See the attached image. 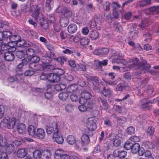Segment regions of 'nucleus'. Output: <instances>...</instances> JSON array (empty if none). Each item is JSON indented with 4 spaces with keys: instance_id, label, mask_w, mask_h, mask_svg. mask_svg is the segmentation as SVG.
I'll return each instance as SVG.
<instances>
[{
    "instance_id": "nucleus-24",
    "label": "nucleus",
    "mask_w": 159,
    "mask_h": 159,
    "mask_svg": "<svg viewBox=\"0 0 159 159\" xmlns=\"http://www.w3.org/2000/svg\"><path fill=\"white\" fill-rule=\"evenodd\" d=\"M140 148V145L139 143H135L133 144L131 151L134 154L137 153L139 150Z\"/></svg>"
},
{
    "instance_id": "nucleus-57",
    "label": "nucleus",
    "mask_w": 159,
    "mask_h": 159,
    "mask_svg": "<svg viewBox=\"0 0 159 159\" xmlns=\"http://www.w3.org/2000/svg\"><path fill=\"white\" fill-rule=\"evenodd\" d=\"M79 110L82 112H84L87 111V107L84 104H81L79 106Z\"/></svg>"
},
{
    "instance_id": "nucleus-54",
    "label": "nucleus",
    "mask_w": 159,
    "mask_h": 159,
    "mask_svg": "<svg viewBox=\"0 0 159 159\" xmlns=\"http://www.w3.org/2000/svg\"><path fill=\"white\" fill-rule=\"evenodd\" d=\"M132 14L130 12H128L125 13L124 15V18L127 20H128L130 19L131 16H132Z\"/></svg>"
},
{
    "instance_id": "nucleus-53",
    "label": "nucleus",
    "mask_w": 159,
    "mask_h": 159,
    "mask_svg": "<svg viewBox=\"0 0 159 159\" xmlns=\"http://www.w3.org/2000/svg\"><path fill=\"white\" fill-rule=\"evenodd\" d=\"M7 143L6 140L0 134V146H4L7 145Z\"/></svg>"
},
{
    "instance_id": "nucleus-7",
    "label": "nucleus",
    "mask_w": 159,
    "mask_h": 159,
    "mask_svg": "<svg viewBox=\"0 0 159 159\" xmlns=\"http://www.w3.org/2000/svg\"><path fill=\"white\" fill-rule=\"evenodd\" d=\"M87 130L93 131L96 129L97 125L95 122V120L92 118H89L88 119V122L87 124Z\"/></svg>"
},
{
    "instance_id": "nucleus-14",
    "label": "nucleus",
    "mask_w": 159,
    "mask_h": 159,
    "mask_svg": "<svg viewBox=\"0 0 159 159\" xmlns=\"http://www.w3.org/2000/svg\"><path fill=\"white\" fill-rule=\"evenodd\" d=\"M12 52L8 51L4 53V57L6 60L8 61H11L14 59L15 57Z\"/></svg>"
},
{
    "instance_id": "nucleus-23",
    "label": "nucleus",
    "mask_w": 159,
    "mask_h": 159,
    "mask_svg": "<svg viewBox=\"0 0 159 159\" xmlns=\"http://www.w3.org/2000/svg\"><path fill=\"white\" fill-rule=\"evenodd\" d=\"M26 154V151L25 149L21 148L18 150L17 152V155L18 157L22 158Z\"/></svg>"
},
{
    "instance_id": "nucleus-36",
    "label": "nucleus",
    "mask_w": 159,
    "mask_h": 159,
    "mask_svg": "<svg viewBox=\"0 0 159 159\" xmlns=\"http://www.w3.org/2000/svg\"><path fill=\"white\" fill-rule=\"evenodd\" d=\"M21 39V37L18 35H12L9 38V40L10 41H11L15 44L19 40Z\"/></svg>"
},
{
    "instance_id": "nucleus-6",
    "label": "nucleus",
    "mask_w": 159,
    "mask_h": 159,
    "mask_svg": "<svg viewBox=\"0 0 159 159\" xmlns=\"http://www.w3.org/2000/svg\"><path fill=\"white\" fill-rule=\"evenodd\" d=\"M63 151L61 150H56L54 154V158L55 159H70V157L67 154H63Z\"/></svg>"
},
{
    "instance_id": "nucleus-64",
    "label": "nucleus",
    "mask_w": 159,
    "mask_h": 159,
    "mask_svg": "<svg viewBox=\"0 0 159 159\" xmlns=\"http://www.w3.org/2000/svg\"><path fill=\"white\" fill-rule=\"evenodd\" d=\"M44 95L46 98L47 99H50L53 96V93L52 92H47L44 93Z\"/></svg>"
},
{
    "instance_id": "nucleus-37",
    "label": "nucleus",
    "mask_w": 159,
    "mask_h": 159,
    "mask_svg": "<svg viewBox=\"0 0 159 159\" xmlns=\"http://www.w3.org/2000/svg\"><path fill=\"white\" fill-rule=\"evenodd\" d=\"M112 63H116L118 64L122 63L123 64L126 63V61L120 58H114L112 61Z\"/></svg>"
},
{
    "instance_id": "nucleus-46",
    "label": "nucleus",
    "mask_w": 159,
    "mask_h": 159,
    "mask_svg": "<svg viewBox=\"0 0 159 159\" xmlns=\"http://www.w3.org/2000/svg\"><path fill=\"white\" fill-rule=\"evenodd\" d=\"M133 143L129 141H127L124 145V148L126 150H129L131 149Z\"/></svg>"
},
{
    "instance_id": "nucleus-47",
    "label": "nucleus",
    "mask_w": 159,
    "mask_h": 159,
    "mask_svg": "<svg viewBox=\"0 0 159 159\" xmlns=\"http://www.w3.org/2000/svg\"><path fill=\"white\" fill-rule=\"evenodd\" d=\"M16 55L18 58H22L24 57L25 53L22 51H18L16 52Z\"/></svg>"
},
{
    "instance_id": "nucleus-39",
    "label": "nucleus",
    "mask_w": 159,
    "mask_h": 159,
    "mask_svg": "<svg viewBox=\"0 0 159 159\" xmlns=\"http://www.w3.org/2000/svg\"><path fill=\"white\" fill-rule=\"evenodd\" d=\"M26 54L28 57H31L34 55V50L31 48H29L26 50Z\"/></svg>"
},
{
    "instance_id": "nucleus-55",
    "label": "nucleus",
    "mask_w": 159,
    "mask_h": 159,
    "mask_svg": "<svg viewBox=\"0 0 159 159\" xmlns=\"http://www.w3.org/2000/svg\"><path fill=\"white\" fill-rule=\"evenodd\" d=\"M155 131V129L152 126H150L148 127L147 130L148 134L149 135L153 134Z\"/></svg>"
},
{
    "instance_id": "nucleus-30",
    "label": "nucleus",
    "mask_w": 159,
    "mask_h": 159,
    "mask_svg": "<svg viewBox=\"0 0 159 159\" xmlns=\"http://www.w3.org/2000/svg\"><path fill=\"white\" fill-rule=\"evenodd\" d=\"M43 159H48L51 156V152L47 149L44 150L42 152Z\"/></svg>"
},
{
    "instance_id": "nucleus-42",
    "label": "nucleus",
    "mask_w": 159,
    "mask_h": 159,
    "mask_svg": "<svg viewBox=\"0 0 159 159\" xmlns=\"http://www.w3.org/2000/svg\"><path fill=\"white\" fill-rule=\"evenodd\" d=\"M69 95L66 92L60 93L59 95V98L62 100H65L68 97Z\"/></svg>"
},
{
    "instance_id": "nucleus-35",
    "label": "nucleus",
    "mask_w": 159,
    "mask_h": 159,
    "mask_svg": "<svg viewBox=\"0 0 159 159\" xmlns=\"http://www.w3.org/2000/svg\"><path fill=\"white\" fill-rule=\"evenodd\" d=\"M34 157L36 159H39L42 155V152L39 150H35L33 153Z\"/></svg>"
},
{
    "instance_id": "nucleus-11",
    "label": "nucleus",
    "mask_w": 159,
    "mask_h": 159,
    "mask_svg": "<svg viewBox=\"0 0 159 159\" xmlns=\"http://www.w3.org/2000/svg\"><path fill=\"white\" fill-rule=\"evenodd\" d=\"M45 133L44 129L39 128L36 129L34 137L39 139H43L45 136Z\"/></svg>"
},
{
    "instance_id": "nucleus-63",
    "label": "nucleus",
    "mask_w": 159,
    "mask_h": 159,
    "mask_svg": "<svg viewBox=\"0 0 159 159\" xmlns=\"http://www.w3.org/2000/svg\"><path fill=\"white\" fill-rule=\"evenodd\" d=\"M67 93H71L75 91L74 86L73 85H69L68 86L66 89Z\"/></svg>"
},
{
    "instance_id": "nucleus-5",
    "label": "nucleus",
    "mask_w": 159,
    "mask_h": 159,
    "mask_svg": "<svg viewBox=\"0 0 159 159\" xmlns=\"http://www.w3.org/2000/svg\"><path fill=\"white\" fill-rule=\"evenodd\" d=\"M89 79L88 82L91 84L93 89L95 91L98 90L100 82L99 78L97 76H92Z\"/></svg>"
},
{
    "instance_id": "nucleus-20",
    "label": "nucleus",
    "mask_w": 159,
    "mask_h": 159,
    "mask_svg": "<svg viewBox=\"0 0 159 159\" xmlns=\"http://www.w3.org/2000/svg\"><path fill=\"white\" fill-rule=\"evenodd\" d=\"M77 28L75 24H70L68 27V31L70 33H75L77 30Z\"/></svg>"
},
{
    "instance_id": "nucleus-45",
    "label": "nucleus",
    "mask_w": 159,
    "mask_h": 159,
    "mask_svg": "<svg viewBox=\"0 0 159 159\" xmlns=\"http://www.w3.org/2000/svg\"><path fill=\"white\" fill-rule=\"evenodd\" d=\"M151 3L150 0H144L142 1L139 2V6L141 7H144L149 5Z\"/></svg>"
},
{
    "instance_id": "nucleus-62",
    "label": "nucleus",
    "mask_w": 159,
    "mask_h": 159,
    "mask_svg": "<svg viewBox=\"0 0 159 159\" xmlns=\"http://www.w3.org/2000/svg\"><path fill=\"white\" fill-rule=\"evenodd\" d=\"M131 141L134 142H139L140 139L139 137L137 136H132L130 138Z\"/></svg>"
},
{
    "instance_id": "nucleus-60",
    "label": "nucleus",
    "mask_w": 159,
    "mask_h": 159,
    "mask_svg": "<svg viewBox=\"0 0 159 159\" xmlns=\"http://www.w3.org/2000/svg\"><path fill=\"white\" fill-rule=\"evenodd\" d=\"M47 48L50 51V52H53L54 50V48L49 43H46L45 45Z\"/></svg>"
},
{
    "instance_id": "nucleus-12",
    "label": "nucleus",
    "mask_w": 159,
    "mask_h": 159,
    "mask_svg": "<svg viewBox=\"0 0 159 159\" xmlns=\"http://www.w3.org/2000/svg\"><path fill=\"white\" fill-rule=\"evenodd\" d=\"M60 79V76L57 74L52 73L48 74V80L52 82H57Z\"/></svg>"
},
{
    "instance_id": "nucleus-1",
    "label": "nucleus",
    "mask_w": 159,
    "mask_h": 159,
    "mask_svg": "<svg viewBox=\"0 0 159 159\" xmlns=\"http://www.w3.org/2000/svg\"><path fill=\"white\" fill-rule=\"evenodd\" d=\"M42 6L41 5H33L31 7L30 10L32 12V16L35 20L42 24L44 20V17L43 14L39 11L41 10Z\"/></svg>"
},
{
    "instance_id": "nucleus-10",
    "label": "nucleus",
    "mask_w": 159,
    "mask_h": 159,
    "mask_svg": "<svg viewBox=\"0 0 159 159\" xmlns=\"http://www.w3.org/2000/svg\"><path fill=\"white\" fill-rule=\"evenodd\" d=\"M52 139L54 141L60 144H62L64 140L62 136L59 134V131L52 134Z\"/></svg>"
},
{
    "instance_id": "nucleus-49",
    "label": "nucleus",
    "mask_w": 159,
    "mask_h": 159,
    "mask_svg": "<svg viewBox=\"0 0 159 159\" xmlns=\"http://www.w3.org/2000/svg\"><path fill=\"white\" fill-rule=\"evenodd\" d=\"M114 27L115 31L117 32H120L122 29L120 25L118 23H115L114 24Z\"/></svg>"
},
{
    "instance_id": "nucleus-22",
    "label": "nucleus",
    "mask_w": 159,
    "mask_h": 159,
    "mask_svg": "<svg viewBox=\"0 0 159 159\" xmlns=\"http://www.w3.org/2000/svg\"><path fill=\"white\" fill-rule=\"evenodd\" d=\"M81 142L84 146L88 144L90 142L89 137L87 134H84L81 137Z\"/></svg>"
},
{
    "instance_id": "nucleus-38",
    "label": "nucleus",
    "mask_w": 159,
    "mask_h": 159,
    "mask_svg": "<svg viewBox=\"0 0 159 159\" xmlns=\"http://www.w3.org/2000/svg\"><path fill=\"white\" fill-rule=\"evenodd\" d=\"M60 25L63 27L66 26L68 24L67 20L66 18H61L60 20Z\"/></svg>"
},
{
    "instance_id": "nucleus-13",
    "label": "nucleus",
    "mask_w": 159,
    "mask_h": 159,
    "mask_svg": "<svg viewBox=\"0 0 159 159\" xmlns=\"http://www.w3.org/2000/svg\"><path fill=\"white\" fill-rule=\"evenodd\" d=\"M98 100L99 102H101L102 103V108L103 109L105 110H107L108 109L110 106L106 99L103 98L99 97L98 98Z\"/></svg>"
},
{
    "instance_id": "nucleus-21",
    "label": "nucleus",
    "mask_w": 159,
    "mask_h": 159,
    "mask_svg": "<svg viewBox=\"0 0 159 159\" xmlns=\"http://www.w3.org/2000/svg\"><path fill=\"white\" fill-rule=\"evenodd\" d=\"M108 60L105 59L101 61H98V63L97 64L96 67L98 70H101L102 68V66H106L107 64Z\"/></svg>"
},
{
    "instance_id": "nucleus-25",
    "label": "nucleus",
    "mask_w": 159,
    "mask_h": 159,
    "mask_svg": "<svg viewBox=\"0 0 159 159\" xmlns=\"http://www.w3.org/2000/svg\"><path fill=\"white\" fill-rule=\"evenodd\" d=\"M89 36L92 39H96L99 37V33L96 30H92L90 32Z\"/></svg>"
},
{
    "instance_id": "nucleus-15",
    "label": "nucleus",
    "mask_w": 159,
    "mask_h": 159,
    "mask_svg": "<svg viewBox=\"0 0 159 159\" xmlns=\"http://www.w3.org/2000/svg\"><path fill=\"white\" fill-rule=\"evenodd\" d=\"M127 154V152L123 150L119 151L115 150L113 152V154L115 156H118L120 158H123L125 157Z\"/></svg>"
},
{
    "instance_id": "nucleus-31",
    "label": "nucleus",
    "mask_w": 159,
    "mask_h": 159,
    "mask_svg": "<svg viewBox=\"0 0 159 159\" xmlns=\"http://www.w3.org/2000/svg\"><path fill=\"white\" fill-rule=\"evenodd\" d=\"M62 13L64 16L67 18L70 17L72 15L71 11L69 9L65 8L63 10Z\"/></svg>"
},
{
    "instance_id": "nucleus-32",
    "label": "nucleus",
    "mask_w": 159,
    "mask_h": 159,
    "mask_svg": "<svg viewBox=\"0 0 159 159\" xmlns=\"http://www.w3.org/2000/svg\"><path fill=\"white\" fill-rule=\"evenodd\" d=\"M149 11L154 14H159V6H153L149 9Z\"/></svg>"
},
{
    "instance_id": "nucleus-8",
    "label": "nucleus",
    "mask_w": 159,
    "mask_h": 159,
    "mask_svg": "<svg viewBox=\"0 0 159 159\" xmlns=\"http://www.w3.org/2000/svg\"><path fill=\"white\" fill-rule=\"evenodd\" d=\"M6 120H7V121L4 120V122L6 124V127L10 129L13 128L16 125V118L15 117H12L11 119L8 118Z\"/></svg>"
},
{
    "instance_id": "nucleus-61",
    "label": "nucleus",
    "mask_w": 159,
    "mask_h": 159,
    "mask_svg": "<svg viewBox=\"0 0 159 159\" xmlns=\"http://www.w3.org/2000/svg\"><path fill=\"white\" fill-rule=\"evenodd\" d=\"M78 83L80 86L81 87H84L86 84V82L84 80L80 79L78 80Z\"/></svg>"
},
{
    "instance_id": "nucleus-41",
    "label": "nucleus",
    "mask_w": 159,
    "mask_h": 159,
    "mask_svg": "<svg viewBox=\"0 0 159 159\" xmlns=\"http://www.w3.org/2000/svg\"><path fill=\"white\" fill-rule=\"evenodd\" d=\"M102 93L105 96H107L110 95L111 93V91L108 88L106 89L105 87H104L102 91Z\"/></svg>"
},
{
    "instance_id": "nucleus-44",
    "label": "nucleus",
    "mask_w": 159,
    "mask_h": 159,
    "mask_svg": "<svg viewBox=\"0 0 159 159\" xmlns=\"http://www.w3.org/2000/svg\"><path fill=\"white\" fill-rule=\"evenodd\" d=\"M23 77L22 73H17L15 76V81L17 82H20L22 80Z\"/></svg>"
},
{
    "instance_id": "nucleus-19",
    "label": "nucleus",
    "mask_w": 159,
    "mask_h": 159,
    "mask_svg": "<svg viewBox=\"0 0 159 159\" xmlns=\"http://www.w3.org/2000/svg\"><path fill=\"white\" fill-rule=\"evenodd\" d=\"M53 0H46L45 5L47 11H49L52 9V8L53 6Z\"/></svg>"
},
{
    "instance_id": "nucleus-59",
    "label": "nucleus",
    "mask_w": 159,
    "mask_h": 159,
    "mask_svg": "<svg viewBox=\"0 0 159 159\" xmlns=\"http://www.w3.org/2000/svg\"><path fill=\"white\" fill-rule=\"evenodd\" d=\"M74 108V106L71 104H68L65 107L66 110L68 112L73 111Z\"/></svg>"
},
{
    "instance_id": "nucleus-2",
    "label": "nucleus",
    "mask_w": 159,
    "mask_h": 159,
    "mask_svg": "<svg viewBox=\"0 0 159 159\" xmlns=\"http://www.w3.org/2000/svg\"><path fill=\"white\" fill-rule=\"evenodd\" d=\"M60 128L59 123L56 121L53 122L50 125L46 126V129L47 134H50L53 133L52 134H53L59 131Z\"/></svg>"
},
{
    "instance_id": "nucleus-51",
    "label": "nucleus",
    "mask_w": 159,
    "mask_h": 159,
    "mask_svg": "<svg viewBox=\"0 0 159 159\" xmlns=\"http://www.w3.org/2000/svg\"><path fill=\"white\" fill-rule=\"evenodd\" d=\"M138 32L135 31H132L130 32V37L132 39H135L138 36Z\"/></svg>"
},
{
    "instance_id": "nucleus-48",
    "label": "nucleus",
    "mask_w": 159,
    "mask_h": 159,
    "mask_svg": "<svg viewBox=\"0 0 159 159\" xmlns=\"http://www.w3.org/2000/svg\"><path fill=\"white\" fill-rule=\"evenodd\" d=\"M148 25V21L147 19L143 20L141 25H139V27L140 28H144Z\"/></svg>"
},
{
    "instance_id": "nucleus-17",
    "label": "nucleus",
    "mask_w": 159,
    "mask_h": 159,
    "mask_svg": "<svg viewBox=\"0 0 159 159\" xmlns=\"http://www.w3.org/2000/svg\"><path fill=\"white\" fill-rule=\"evenodd\" d=\"M36 129L34 127V125H30L28 129V134L34 137L36 133Z\"/></svg>"
},
{
    "instance_id": "nucleus-33",
    "label": "nucleus",
    "mask_w": 159,
    "mask_h": 159,
    "mask_svg": "<svg viewBox=\"0 0 159 159\" xmlns=\"http://www.w3.org/2000/svg\"><path fill=\"white\" fill-rule=\"evenodd\" d=\"M67 142L70 144L72 145L75 142V139L74 136L72 135L68 136L66 138Z\"/></svg>"
},
{
    "instance_id": "nucleus-58",
    "label": "nucleus",
    "mask_w": 159,
    "mask_h": 159,
    "mask_svg": "<svg viewBox=\"0 0 159 159\" xmlns=\"http://www.w3.org/2000/svg\"><path fill=\"white\" fill-rule=\"evenodd\" d=\"M94 20L95 22V25L96 26L97 25H101V19L99 18L98 16H95Z\"/></svg>"
},
{
    "instance_id": "nucleus-50",
    "label": "nucleus",
    "mask_w": 159,
    "mask_h": 159,
    "mask_svg": "<svg viewBox=\"0 0 159 159\" xmlns=\"http://www.w3.org/2000/svg\"><path fill=\"white\" fill-rule=\"evenodd\" d=\"M80 70L83 71H86L87 69V67L84 63H80L77 64Z\"/></svg>"
},
{
    "instance_id": "nucleus-52",
    "label": "nucleus",
    "mask_w": 159,
    "mask_h": 159,
    "mask_svg": "<svg viewBox=\"0 0 159 159\" xmlns=\"http://www.w3.org/2000/svg\"><path fill=\"white\" fill-rule=\"evenodd\" d=\"M40 58L36 56H33L30 58V61L31 62L37 63L40 60Z\"/></svg>"
},
{
    "instance_id": "nucleus-27",
    "label": "nucleus",
    "mask_w": 159,
    "mask_h": 159,
    "mask_svg": "<svg viewBox=\"0 0 159 159\" xmlns=\"http://www.w3.org/2000/svg\"><path fill=\"white\" fill-rule=\"evenodd\" d=\"M15 147L13 144H9L6 147V151L8 154H11L14 151Z\"/></svg>"
},
{
    "instance_id": "nucleus-4",
    "label": "nucleus",
    "mask_w": 159,
    "mask_h": 159,
    "mask_svg": "<svg viewBox=\"0 0 159 159\" xmlns=\"http://www.w3.org/2000/svg\"><path fill=\"white\" fill-rule=\"evenodd\" d=\"M55 55L53 52H49L46 53L45 55L43 56L42 63L44 64H50L52 59H55Z\"/></svg>"
},
{
    "instance_id": "nucleus-18",
    "label": "nucleus",
    "mask_w": 159,
    "mask_h": 159,
    "mask_svg": "<svg viewBox=\"0 0 159 159\" xmlns=\"http://www.w3.org/2000/svg\"><path fill=\"white\" fill-rule=\"evenodd\" d=\"M17 131L20 134L25 133L26 130V126L25 124H20L17 126Z\"/></svg>"
},
{
    "instance_id": "nucleus-16",
    "label": "nucleus",
    "mask_w": 159,
    "mask_h": 159,
    "mask_svg": "<svg viewBox=\"0 0 159 159\" xmlns=\"http://www.w3.org/2000/svg\"><path fill=\"white\" fill-rule=\"evenodd\" d=\"M111 5L113 10L119 11V12L121 13L124 12L123 8L124 6V7L122 6L121 9H120V8H121L120 5L117 2H113ZM122 6H123V5Z\"/></svg>"
},
{
    "instance_id": "nucleus-9",
    "label": "nucleus",
    "mask_w": 159,
    "mask_h": 159,
    "mask_svg": "<svg viewBox=\"0 0 159 159\" xmlns=\"http://www.w3.org/2000/svg\"><path fill=\"white\" fill-rule=\"evenodd\" d=\"M143 102V100L141 101L140 102V105L145 110H148L152 107V105L150 104L155 103L157 102V100L154 99L152 100H151L148 102L142 103Z\"/></svg>"
},
{
    "instance_id": "nucleus-3",
    "label": "nucleus",
    "mask_w": 159,
    "mask_h": 159,
    "mask_svg": "<svg viewBox=\"0 0 159 159\" xmlns=\"http://www.w3.org/2000/svg\"><path fill=\"white\" fill-rule=\"evenodd\" d=\"M128 63L129 66L124 67L123 68L124 70L128 71L131 68L137 69L140 68V63L139 62V60L137 58H134L129 60Z\"/></svg>"
},
{
    "instance_id": "nucleus-26",
    "label": "nucleus",
    "mask_w": 159,
    "mask_h": 159,
    "mask_svg": "<svg viewBox=\"0 0 159 159\" xmlns=\"http://www.w3.org/2000/svg\"><path fill=\"white\" fill-rule=\"evenodd\" d=\"M140 67H142L143 69L144 70H147L150 67V64H147V61L145 60H143L140 63Z\"/></svg>"
},
{
    "instance_id": "nucleus-43",
    "label": "nucleus",
    "mask_w": 159,
    "mask_h": 159,
    "mask_svg": "<svg viewBox=\"0 0 159 159\" xmlns=\"http://www.w3.org/2000/svg\"><path fill=\"white\" fill-rule=\"evenodd\" d=\"M3 39H8L10 38L12 34L9 31H4L2 32Z\"/></svg>"
},
{
    "instance_id": "nucleus-28",
    "label": "nucleus",
    "mask_w": 159,
    "mask_h": 159,
    "mask_svg": "<svg viewBox=\"0 0 159 159\" xmlns=\"http://www.w3.org/2000/svg\"><path fill=\"white\" fill-rule=\"evenodd\" d=\"M16 43L14 44L15 45L18 47H23L26 46V43L25 41L21 38Z\"/></svg>"
},
{
    "instance_id": "nucleus-40",
    "label": "nucleus",
    "mask_w": 159,
    "mask_h": 159,
    "mask_svg": "<svg viewBox=\"0 0 159 159\" xmlns=\"http://www.w3.org/2000/svg\"><path fill=\"white\" fill-rule=\"evenodd\" d=\"M90 41V40L87 38H83L80 40V44L83 46L87 45Z\"/></svg>"
},
{
    "instance_id": "nucleus-34",
    "label": "nucleus",
    "mask_w": 159,
    "mask_h": 159,
    "mask_svg": "<svg viewBox=\"0 0 159 159\" xmlns=\"http://www.w3.org/2000/svg\"><path fill=\"white\" fill-rule=\"evenodd\" d=\"M81 96H82V97H84L87 100L90 99L91 97V93L86 91H83L81 93Z\"/></svg>"
},
{
    "instance_id": "nucleus-29",
    "label": "nucleus",
    "mask_w": 159,
    "mask_h": 159,
    "mask_svg": "<svg viewBox=\"0 0 159 159\" xmlns=\"http://www.w3.org/2000/svg\"><path fill=\"white\" fill-rule=\"evenodd\" d=\"M6 46L9 48L8 51L14 52L16 49L15 48L16 45H15L14 43L11 41L7 43V46Z\"/></svg>"
},
{
    "instance_id": "nucleus-56",
    "label": "nucleus",
    "mask_w": 159,
    "mask_h": 159,
    "mask_svg": "<svg viewBox=\"0 0 159 159\" xmlns=\"http://www.w3.org/2000/svg\"><path fill=\"white\" fill-rule=\"evenodd\" d=\"M63 48L64 49L62 51V52L65 54H71L75 51L74 50H71L68 49V48L67 47H66L65 48L64 47Z\"/></svg>"
}]
</instances>
